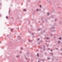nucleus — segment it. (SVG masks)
I'll use <instances>...</instances> for the list:
<instances>
[{
  "mask_svg": "<svg viewBox=\"0 0 62 62\" xmlns=\"http://www.w3.org/2000/svg\"><path fill=\"white\" fill-rule=\"evenodd\" d=\"M23 11H26V9H23Z\"/></svg>",
  "mask_w": 62,
  "mask_h": 62,
  "instance_id": "obj_1",
  "label": "nucleus"
},
{
  "mask_svg": "<svg viewBox=\"0 0 62 62\" xmlns=\"http://www.w3.org/2000/svg\"><path fill=\"white\" fill-rule=\"evenodd\" d=\"M58 43H60V42L59 41H58Z\"/></svg>",
  "mask_w": 62,
  "mask_h": 62,
  "instance_id": "obj_2",
  "label": "nucleus"
},
{
  "mask_svg": "<svg viewBox=\"0 0 62 62\" xmlns=\"http://www.w3.org/2000/svg\"><path fill=\"white\" fill-rule=\"evenodd\" d=\"M6 18H7V19H8V16H7L6 17Z\"/></svg>",
  "mask_w": 62,
  "mask_h": 62,
  "instance_id": "obj_3",
  "label": "nucleus"
},
{
  "mask_svg": "<svg viewBox=\"0 0 62 62\" xmlns=\"http://www.w3.org/2000/svg\"><path fill=\"white\" fill-rule=\"evenodd\" d=\"M37 56H39V54H37Z\"/></svg>",
  "mask_w": 62,
  "mask_h": 62,
  "instance_id": "obj_4",
  "label": "nucleus"
},
{
  "mask_svg": "<svg viewBox=\"0 0 62 62\" xmlns=\"http://www.w3.org/2000/svg\"><path fill=\"white\" fill-rule=\"evenodd\" d=\"M46 39H49V38H48V37H46Z\"/></svg>",
  "mask_w": 62,
  "mask_h": 62,
  "instance_id": "obj_5",
  "label": "nucleus"
},
{
  "mask_svg": "<svg viewBox=\"0 0 62 62\" xmlns=\"http://www.w3.org/2000/svg\"><path fill=\"white\" fill-rule=\"evenodd\" d=\"M61 39V37H60V38L59 39Z\"/></svg>",
  "mask_w": 62,
  "mask_h": 62,
  "instance_id": "obj_6",
  "label": "nucleus"
},
{
  "mask_svg": "<svg viewBox=\"0 0 62 62\" xmlns=\"http://www.w3.org/2000/svg\"><path fill=\"white\" fill-rule=\"evenodd\" d=\"M39 7H40V8H41V5H40L39 6Z\"/></svg>",
  "mask_w": 62,
  "mask_h": 62,
  "instance_id": "obj_7",
  "label": "nucleus"
},
{
  "mask_svg": "<svg viewBox=\"0 0 62 62\" xmlns=\"http://www.w3.org/2000/svg\"><path fill=\"white\" fill-rule=\"evenodd\" d=\"M13 31V29H11V31Z\"/></svg>",
  "mask_w": 62,
  "mask_h": 62,
  "instance_id": "obj_8",
  "label": "nucleus"
},
{
  "mask_svg": "<svg viewBox=\"0 0 62 62\" xmlns=\"http://www.w3.org/2000/svg\"><path fill=\"white\" fill-rule=\"evenodd\" d=\"M47 14H48V15L49 14V13H47Z\"/></svg>",
  "mask_w": 62,
  "mask_h": 62,
  "instance_id": "obj_9",
  "label": "nucleus"
},
{
  "mask_svg": "<svg viewBox=\"0 0 62 62\" xmlns=\"http://www.w3.org/2000/svg\"><path fill=\"white\" fill-rule=\"evenodd\" d=\"M37 11H38V9H37Z\"/></svg>",
  "mask_w": 62,
  "mask_h": 62,
  "instance_id": "obj_10",
  "label": "nucleus"
},
{
  "mask_svg": "<svg viewBox=\"0 0 62 62\" xmlns=\"http://www.w3.org/2000/svg\"><path fill=\"white\" fill-rule=\"evenodd\" d=\"M51 51H53V50H51Z\"/></svg>",
  "mask_w": 62,
  "mask_h": 62,
  "instance_id": "obj_11",
  "label": "nucleus"
},
{
  "mask_svg": "<svg viewBox=\"0 0 62 62\" xmlns=\"http://www.w3.org/2000/svg\"><path fill=\"white\" fill-rule=\"evenodd\" d=\"M38 40H39V39H38Z\"/></svg>",
  "mask_w": 62,
  "mask_h": 62,
  "instance_id": "obj_12",
  "label": "nucleus"
},
{
  "mask_svg": "<svg viewBox=\"0 0 62 62\" xmlns=\"http://www.w3.org/2000/svg\"><path fill=\"white\" fill-rule=\"evenodd\" d=\"M30 41V40H29V41Z\"/></svg>",
  "mask_w": 62,
  "mask_h": 62,
  "instance_id": "obj_13",
  "label": "nucleus"
}]
</instances>
